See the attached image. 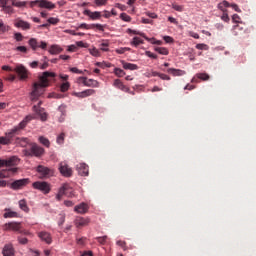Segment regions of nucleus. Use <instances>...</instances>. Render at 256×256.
Segmentation results:
<instances>
[{
	"instance_id": "f257e3e1",
	"label": "nucleus",
	"mask_w": 256,
	"mask_h": 256,
	"mask_svg": "<svg viewBox=\"0 0 256 256\" xmlns=\"http://www.w3.org/2000/svg\"><path fill=\"white\" fill-rule=\"evenodd\" d=\"M57 77L55 72H43L41 76H39V82H35L33 84V90L31 92V101H37L43 93H45V88Z\"/></svg>"
},
{
	"instance_id": "f03ea898",
	"label": "nucleus",
	"mask_w": 256,
	"mask_h": 256,
	"mask_svg": "<svg viewBox=\"0 0 256 256\" xmlns=\"http://www.w3.org/2000/svg\"><path fill=\"white\" fill-rule=\"evenodd\" d=\"M3 231H13L14 233H20L22 235H29V231L23 230L21 222H8L2 226Z\"/></svg>"
},
{
	"instance_id": "7ed1b4c3",
	"label": "nucleus",
	"mask_w": 256,
	"mask_h": 256,
	"mask_svg": "<svg viewBox=\"0 0 256 256\" xmlns=\"http://www.w3.org/2000/svg\"><path fill=\"white\" fill-rule=\"evenodd\" d=\"M45 154V149L36 143H32L30 149L24 150L26 157H42Z\"/></svg>"
},
{
	"instance_id": "20e7f679",
	"label": "nucleus",
	"mask_w": 256,
	"mask_h": 256,
	"mask_svg": "<svg viewBox=\"0 0 256 256\" xmlns=\"http://www.w3.org/2000/svg\"><path fill=\"white\" fill-rule=\"evenodd\" d=\"M31 9L33 7H40L41 9H55V4L49 0H35L28 2Z\"/></svg>"
},
{
	"instance_id": "39448f33",
	"label": "nucleus",
	"mask_w": 256,
	"mask_h": 256,
	"mask_svg": "<svg viewBox=\"0 0 256 256\" xmlns=\"http://www.w3.org/2000/svg\"><path fill=\"white\" fill-rule=\"evenodd\" d=\"M63 195H66V197H73L75 194H73V188L69 184H63L56 195L57 201H61L63 199Z\"/></svg>"
},
{
	"instance_id": "423d86ee",
	"label": "nucleus",
	"mask_w": 256,
	"mask_h": 256,
	"mask_svg": "<svg viewBox=\"0 0 256 256\" xmlns=\"http://www.w3.org/2000/svg\"><path fill=\"white\" fill-rule=\"evenodd\" d=\"M32 120H33V116L31 115L26 116L25 119L18 124V126H15L13 129H11L8 132V137H13V135H17L19 131H21V129H25V127H27V123H29V121H32Z\"/></svg>"
},
{
	"instance_id": "0eeeda50",
	"label": "nucleus",
	"mask_w": 256,
	"mask_h": 256,
	"mask_svg": "<svg viewBox=\"0 0 256 256\" xmlns=\"http://www.w3.org/2000/svg\"><path fill=\"white\" fill-rule=\"evenodd\" d=\"M33 189H37L38 191H41L44 195H48V193H51V184H49L46 181H36L32 184Z\"/></svg>"
},
{
	"instance_id": "6e6552de",
	"label": "nucleus",
	"mask_w": 256,
	"mask_h": 256,
	"mask_svg": "<svg viewBox=\"0 0 256 256\" xmlns=\"http://www.w3.org/2000/svg\"><path fill=\"white\" fill-rule=\"evenodd\" d=\"M31 183V180L29 178H23L19 180H15L12 183H10L9 187L13 191H21L24 187H27Z\"/></svg>"
},
{
	"instance_id": "1a4fd4ad",
	"label": "nucleus",
	"mask_w": 256,
	"mask_h": 256,
	"mask_svg": "<svg viewBox=\"0 0 256 256\" xmlns=\"http://www.w3.org/2000/svg\"><path fill=\"white\" fill-rule=\"evenodd\" d=\"M127 33H129V35H139L140 37H143L146 41H148L149 43H152V45H161V40H155V38H149L147 37V35H145V33L141 32V31H137V30H133L131 28H128L126 30Z\"/></svg>"
},
{
	"instance_id": "9d476101",
	"label": "nucleus",
	"mask_w": 256,
	"mask_h": 256,
	"mask_svg": "<svg viewBox=\"0 0 256 256\" xmlns=\"http://www.w3.org/2000/svg\"><path fill=\"white\" fill-rule=\"evenodd\" d=\"M37 173H39V175H41V179H49V177H53L54 175V171L51 168H48L46 166L43 165H39L36 168Z\"/></svg>"
},
{
	"instance_id": "9b49d317",
	"label": "nucleus",
	"mask_w": 256,
	"mask_h": 256,
	"mask_svg": "<svg viewBox=\"0 0 256 256\" xmlns=\"http://www.w3.org/2000/svg\"><path fill=\"white\" fill-rule=\"evenodd\" d=\"M58 169L63 177H71L73 175V169L69 167L67 162H60Z\"/></svg>"
},
{
	"instance_id": "f8f14e48",
	"label": "nucleus",
	"mask_w": 256,
	"mask_h": 256,
	"mask_svg": "<svg viewBox=\"0 0 256 256\" xmlns=\"http://www.w3.org/2000/svg\"><path fill=\"white\" fill-rule=\"evenodd\" d=\"M78 29H98V31H105V26L102 24H87L82 23L78 26Z\"/></svg>"
},
{
	"instance_id": "ddd939ff",
	"label": "nucleus",
	"mask_w": 256,
	"mask_h": 256,
	"mask_svg": "<svg viewBox=\"0 0 256 256\" xmlns=\"http://www.w3.org/2000/svg\"><path fill=\"white\" fill-rule=\"evenodd\" d=\"M72 95L74 97H78V99H85V97H91V95H95V90L86 89L82 92H73Z\"/></svg>"
},
{
	"instance_id": "4468645a",
	"label": "nucleus",
	"mask_w": 256,
	"mask_h": 256,
	"mask_svg": "<svg viewBox=\"0 0 256 256\" xmlns=\"http://www.w3.org/2000/svg\"><path fill=\"white\" fill-rule=\"evenodd\" d=\"M14 25L18 29H22L23 31H29V29H31V24L21 19L15 20Z\"/></svg>"
},
{
	"instance_id": "2eb2a0df",
	"label": "nucleus",
	"mask_w": 256,
	"mask_h": 256,
	"mask_svg": "<svg viewBox=\"0 0 256 256\" xmlns=\"http://www.w3.org/2000/svg\"><path fill=\"white\" fill-rule=\"evenodd\" d=\"M76 170L78 171V174L82 177H87L89 175V166L85 163H80L76 166Z\"/></svg>"
},
{
	"instance_id": "dca6fc26",
	"label": "nucleus",
	"mask_w": 256,
	"mask_h": 256,
	"mask_svg": "<svg viewBox=\"0 0 256 256\" xmlns=\"http://www.w3.org/2000/svg\"><path fill=\"white\" fill-rule=\"evenodd\" d=\"M74 211L75 213H79L80 215H85V213L89 211V205H87V203L85 202H82L74 207Z\"/></svg>"
},
{
	"instance_id": "f3484780",
	"label": "nucleus",
	"mask_w": 256,
	"mask_h": 256,
	"mask_svg": "<svg viewBox=\"0 0 256 256\" xmlns=\"http://www.w3.org/2000/svg\"><path fill=\"white\" fill-rule=\"evenodd\" d=\"M38 237L41 239V241H45L48 245H51L53 242V238H51V234L46 231H42L38 233Z\"/></svg>"
},
{
	"instance_id": "a211bd4d",
	"label": "nucleus",
	"mask_w": 256,
	"mask_h": 256,
	"mask_svg": "<svg viewBox=\"0 0 256 256\" xmlns=\"http://www.w3.org/2000/svg\"><path fill=\"white\" fill-rule=\"evenodd\" d=\"M40 107H41V102L38 103V106L37 105L33 106V111L38 115H40L42 121H47V113L43 112V108H40Z\"/></svg>"
},
{
	"instance_id": "6ab92c4d",
	"label": "nucleus",
	"mask_w": 256,
	"mask_h": 256,
	"mask_svg": "<svg viewBox=\"0 0 256 256\" xmlns=\"http://www.w3.org/2000/svg\"><path fill=\"white\" fill-rule=\"evenodd\" d=\"M74 224L78 229H81V227H87L89 225V219L88 218H83V217H78L75 219Z\"/></svg>"
},
{
	"instance_id": "aec40b11",
	"label": "nucleus",
	"mask_w": 256,
	"mask_h": 256,
	"mask_svg": "<svg viewBox=\"0 0 256 256\" xmlns=\"http://www.w3.org/2000/svg\"><path fill=\"white\" fill-rule=\"evenodd\" d=\"M14 71L19 75L20 79H27V68L23 65H18Z\"/></svg>"
},
{
	"instance_id": "412c9836",
	"label": "nucleus",
	"mask_w": 256,
	"mask_h": 256,
	"mask_svg": "<svg viewBox=\"0 0 256 256\" xmlns=\"http://www.w3.org/2000/svg\"><path fill=\"white\" fill-rule=\"evenodd\" d=\"M83 14L87 15V17H90L92 21H97V19H101V12L99 11L91 12V10L86 9L84 10Z\"/></svg>"
},
{
	"instance_id": "4be33fe9",
	"label": "nucleus",
	"mask_w": 256,
	"mask_h": 256,
	"mask_svg": "<svg viewBox=\"0 0 256 256\" xmlns=\"http://www.w3.org/2000/svg\"><path fill=\"white\" fill-rule=\"evenodd\" d=\"M19 163V158L17 156H12L8 159H4V166L5 167H15Z\"/></svg>"
},
{
	"instance_id": "5701e85b",
	"label": "nucleus",
	"mask_w": 256,
	"mask_h": 256,
	"mask_svg": "<svg viewBox=\"0 0 256 256\" xmlns=\"http://www.w3.org/2000/svg\"><path fill=\"white\" fill-rule=\"evenodd\" d=\"M166 72L170 73V75H173V77H183V75L187 74L185 70L175 69V68H169L166 70Z\"/></svg>"
},
{
	"instance_id": "b1692460",
	"label": "nucleus",
	"mask_w": 256,
	"mask_h": 256,
	"mask_svg": "<svg viewBox=\"0 0 256 256\" xmlns=\"http://www.w3.org/2000/svg\"><path fill=\"white\" fill-rule=\"evenodd\" d=\"M3 256H13L15 255V250L13 249V245L6 244L2 250Z\"/></svg>"
},
{
	"instance_id": "393cba45",
	"label": "nucleus",
	"mask_w": 256,
	"mask_h": 256,
	"mask_svg": "<svg viewBox=\"0 0 256 256\" xmlns=\"http://www.w3.org/2000/svg\"><path fill=\"white\" fill-rule=\"evenodd\" d=\"M113 85L116 87V89H120V91H124V93H129V87L125 86L120 79L114 80Z\"/></svg>"
},
{
	"instance_id": "a878e982",
	"label": "nucleus",
	"mask_w": 256,
	"mask_h": 256,
	"mask_svg": "<svg viewBox=\"0 0 256 256\" xmlns=\"http://www.w3.org/2000/svg\"><path fill=\"white\" fill-rule=\"evenodd\" d=\"M121 63L123 69H126L128 71H137V69H139V66H137V64L127 63L125 62V60H122Z\"/></svg>"
},
{
	"instance_id": "bb28decb",
	"label": "nucleus",
	"mask_w": 256,
	"mask_h": 256,
	"mask_svg": "<svg viewBox=\"0 0 256 256\" xmlns=\"http://www.w3.org/2000/svg\"><path fill=\"white\" fill-rule=\"evenodd\" d=\"M11 173H17V168H10L8 170L0 171V179H5L11 175Z\"/></svg>"
},
{
	"instance_id": "cd10ccee",
	"label": "nucleus",
	"mask_w": 256,
	"mask_h": 256,
	"mask_svg": "<svg viewBox=\"0 0 256 256\" xmlns=\"http://www.w3.org/2000/svg\"><path fill=\"white\" fill-rule=\"evenodd\" d=\"M5 211L3 215L4 219H15L19 217V214L15 211H11V209H5Z\"/></svg>"
},
{
	"instance_id": "c85d7f7f",
	"label": "nucleus",
	"mask_w": 256,
	"mask_h": 256,
	"mask_svg": "<svg viewBox=\"0 0 256 256\" xmlns=\"http://www.w3.org/2000/svg\"><path fill=\"white\" fill-rule=\"evenodd\" d=\"M58 111L61 112V116L59 118V122L63 123L65 121V116L67 115V106L62 104L58 107Z\"/></svg>"
},
{
	"instance_id": "c756f323",
	"label": "nucleus",
	"mask_w": 256,
	"mask_h": 256,
	"mask_svg": "<svg viewBox=\"0 0 256 256\" xmlns=\"http://www.w3.org/2000/svg\"><path fill=\"white\" fill-rule=\"evenodd\" d=\"M63 52V48L60 47L59 45H52L49 49V54L50 55H59V53Z\"/></svg>"
},
{
	"instance_id": "7c9ffc66",
	"label": "nucleus",
	"mask_w": 256,
	"mask_h": 256,
	"mask_svg": "<svg viewBox=\"0 0 256 256\" xmlns=\"http://www.w3.org/2000/svg\"><path fill=\"white\" fill-rule=\"evenodd\" d=\"M13 7H18V9H22V7H27L29 5V1H19V0H11Z\"/></svg>"
},
{
	"instance_id": "2f4dec72",
	"label": "nucleus",
	"mask_w": 256,
	"mask_h": 256,
	"mask_svg": "<svg viewBox=\"0 0 256 256\" xmlns=\"http://www.w3.org/2000/svg\"><path fill=\"white\" fill-rule=\"evenodd\" d=\"M227 7H231V4L227 0H224L218 4V9L222 11V13L228 12Z\"/></svg>"
},
{
	"instance_id": "473e14b6",
	"label": "nucleus",
	"mask_w": 256,
	"mask_h": 256,
	"mask_svg": "<svg viewBox=\"0 0 256 256\" xmlns=\"http://www.w3.org/2000/svg\"><path fill=\"white\" fill-rule=\"evenodd\" d=\"M28 45L31 47L33 51H37V49H39V41H37L35 38H31L28 41Z\"/></svg>"
},
{
	"instance_id": "72a5a7b5",
	"label": "nucleus",
	"mask_w": 256,
	"mask_h": 256,
	"mask_svg": "<svg viewBox=\"0 0 256 256\" xmlns=\"http://www.w3.org/2000/svg\"><path fill=\"white\" fill-rule=\"evenodd\" d=\"M19 207L25 213H29V206L27 205V200L26 199H22V200L19 201Z\"/></svg>"
},
{
	"instance_id": "f704fd0d",
	"label": "nucleus",
	"mask_w": 256,
	"mask_h": 256,
	"mask_svg": "<svg viewBox=\"0 0 256 256\" xmlns=\"http://www.w3.org/2000/svg\"><path fill=\"white\" fill-rule=\"evenodd\" d=\"M85 87H99V81L93 80V79H86V85Z\"/></svg>"
},
{
	"instance_id": "c9c22d12",
	"label": "nucleus",
	"mask_w": 256,
	"mask_h": 256,
	"mask_svg": "<svg viewBox=\"0 0 256 256\" xmlns=\"http://www.w3.org/2000/svg\"><path fill=\"white\" fill-rule=\"evenodd\" d=\"M143 43V39L139 37H134L133 40L131 41V45H133L134 47H139V45H143Z\"/></svg>"
},
{
	"instance_id": "e433bc0d",
	"label": "nucleus",
	"mask_w": 256,
	"mask_h": 256,
	"mask_svg": "<svg viewBox=\"0 0 256 256\" xmlns=\"http://www.w3.org/2000/svg\"><path fill=\"white\" fill-rule=\"evenodd\" d=\"M197 79H201V81H209L210 76L207 73H197L196 74Z\"/></svg>"
},
{
	"instance_id": "4c0bfd02",
	"label": "nucleus",
	"mask_w": 256,
	"mask_h": 256,
	"mask_svg": "<svg viewBox=\"0 0 256 256\" xmlns=\"http://www.w3.org/2000/svg\"><path fill=\"white\" fill-rule=\"evenodd\" d=\"M155 51L160 55H169V50L165 47H156Z\"/></svg>"
},
{
	"instance_id": "58836bf2",
	"label": "nucleus",
	"mask_w": 256,
	"mask_h": 256,
	"mask_svg": "<svg viewBox=\"0 0 256 256\" xmlns=\"http://www.w3.org/2000/svg\"><path fill=\"white\" fill-rule=\"evenodd\" d=\"M38 140H39V142H40L42 145H44V147H50V145H51V142H49V139H47V138L44 137V136H40Z\"/></svg>"
},
{
	"instance_id": "ea45409f",
	"label": "nucleus",
	"mask_w": 256,
	"mask_h": 256,
	"mask_svg": "<svg viewBox=\"0 0 256 256\" xmlns=\"http://www.w3.org/2000/svg\"><path fill=\"white\" fill-rule=\"evenodd\" d=\"M114 75H116V77H125L126 73L125 70L121 68H114Z\"/></svg>"
},
{
	"instance_id": "a19ab883",
	"label": "nucleus",
	"mask_w": 256,
	"mask_h": 256,
	"mask_svg": "<svg viewBox=\"0 0 256 256\" xmlns=\"http://www.w3.org/2000/svg\"><path fill=\"white\" fill-rule=\"evenodd\" d=\"M71 87V84H69V82H64L61 84L60 86V91L62 93H66V91H69V88Z\"/></svg>"
},
{
	"instance_id": "79ce46f5",
	"label": "nucleus",
	"mask_w": 256,
	"mask_h": 256,
	"mask_svg": "<svg viewBox=\"0 0 256 256\" xmlns=\"http://www.w3.org/2000/svg\"><path fill=\"white\" fill-rule=\"evenodd\" d=\"M120 19H122V21H125L126 23H130L131 16L127 15V13H121Z\"/></svg>"
},
{
	"instance_id": "37998d69",
	"label": "nucleus",
	"mask_w": 256,
	"mask_h": 256,
	"mask_svg": "<svg viewBox=\"0 0 256 256\" xmlns=\"http://www.w3.org/2000/svg\"><path fill=\"white\" fill-rule=\"evenodd\" d=\"M57 143L58 145H63V143H65V133H61L58 137H57Z\"/></svg>"
},
{
	"instance_id": "c03bdc74",
	"label": "nucleus",
	"mask_w": 256,
	"mask_h": 256,
	"mask_svg": "<svg viewBox=\"0 0 256 256\" xmlns=\"http://www.w3.org/2000/svg\"><path fill=\"white\" fill-rule=\"evenodd\" d=\"M196 49L200 51H209V46L207 44H197Z\"/></svg>"
},
{
	"instance_id": "a18cd8bd",
	"label": "nucleus",
	"mask_w": 256,
	"mask_h": 256,
	"mask_svg": "<svg viewBox=\"0 0 256 256\" xmlns=\"http://www.w3.org/2000/svg\"><path fill=\"white\" fill-rule=\"evenodd\" d=\"M59 18H55V17H50L47 20V23H49L50 25H57V23H59Z\"/></svg>"
},
{
	"instance_id": "49530a36",
	"label": "nucleus",
	"mask_w": 256,
	"mask_h": 256,
	"mask_svg": "<svg viewBox=\"0 0 256 256\" xmlns=\"http://www.w3.org/2000/svg\"><path fill=\"white\" fill-rule=\"evenodd\" d=\"M126 51H131V48L123 47L116 49V53H118V55H123Z\"/></svg>"
},
{
	"instance_id": "de8ad7c7",
	"label": "nucleus",
	"mask_w": 256,
	"mask_h": 256,
	"mask_svg": "<svg viewBox=\"0 0 256 256\" xmlns=\"http://www.w3.org/2000/svg\"><path fill=\"white\" fill-rule=\"evenodd\" d=\"M11 3V0H0V7H2V9H10L8 5V3Z\"/></svg>"
},
{
	"instance_id": "09e8293b",
	"label": "nucleus",
	"mask_w": 256,
	"mask_h": 256,
	"mask_svg": "<svg viewBox=\"0 0 256 256\" xmlns=\"http://www.w3.org/2000/svg\"><path fill=\"white\" fill-rule=\"evenodd\" d=\"M77 83H78V85H84V87H85V85H86V83H87V77H83V76H81V77H78V79H77Z\"/></svg>"
},
{
	"instance_id": "8fccbe9b",
	"label": "nucleus",
	"mask_w": 256,
	"mask_h": 256,
	"mask_svg": "<svg viewBox=\"0 0 256 256\" xmlns=\"http://www.w3.org/2000/svg\"><path fill=\"white\" fill-rule=\"evenodd\" d=\"M96 240L100 245H105V243H107V236L97 237Z\"/></svg>"
},
{
	"instance_id": "3c124183",
	"label": "nucleus",
	"mask_w": 256,
	"mask_h": 256,
	"mask_svg": "<svg viewBox=\"0 0 256 256\" xmlns=\"http://www.w3.org/2000/svg\"><path fill=\"white\" fill-rule=\"evenodd\" d=\"M222 21H224L225 23H229L230 18H229V13L228 12H223L222 16H221Z\"/></svg>"
},
{
	"instance_id": "603ef678",
	"label": "nucleus",
	"mask_w": 256,
	"mask_h": 256,
	"mask_svg": "<svg viewBox=\"0 0 256 256\" xmlns=\"http://www.w3.org/2000/svg\"><path fill=\"white\" fill-rule=\"evenodd\" d=\"M65 223V214H60L58 219V225L59 227H62V225Z\"/></svg>"
},
{
	"instance_id": "864d4df0",
	"label": "nucleus",
	"mask_w": 256,
	"mask_h": 256,
	"mask_svg": "<svg viewBox=\"0 0 256 256\" xmlns=\"http://www.w3.org/2000/svg\"><path fill=\"white\" fill-rule=\"evenodd\" d=\"M14 39H15L16 41H23V39H25V37L23 36V34H21V33H19V32H16V33L14 34Z\"/></svg>"
},
{
	"instance_id": "5fc2aeb1",
	"label": "nucleus",
	"mask_w": 256,
	"mask_h": 256,
	"mask_svg": "<svg viewBox=\"0 0 256 256\" xmlns=\"http://www.w3.org/2000/svg\"><path fill=\"white\" fill-rule=\"evenodd\" d=\"M28 241L29 240L26 237H18V243H20V245H27Z\"/></svg>"
},
{
	"instance_id": "6e6d98bb",
	"label": "nucleus",
	"mask_w": 256,
	"mask_h": 256,
	"mask_svg": "<svg viewBox=\"0 0 256 256\" xmlns=\"http://www.w3.org/2000/svg\"><path fill=\"white\" fill-rule=\"evenodd\" d=\"M94 3L97 7H101L103 5H107V0H95Z\"/></svg>"
},
{
	"instance_id": "4d7b16f0",
	"label": "nucleus",
	"mask_w": 256,
	"mask_h": 256,
	"mask_svg": "<svg viewBox=\"0 0 256 256\" xmlns=\"http://www.w3.org/2000/svg\"><path fill=\"white\" fill-rule=\"evenodd\" d=\"M0 30H2L3 33H5V31H9V26H6V25L3 23V20H0Z\"/></svg>"
},
{
	"instance_id": "13d9d810",
	"label": "nucleus",
	"mask_w": 256,
	"mask_h": 256,
	"mask_svg": "<svg viewBox=\"0 0 256 256\" xmlns=\"http://www.w3.org/2000/svg\"><path fill=\"white\" fill-rule=\"evenodd\" d=\"M115 7H116V9H120V11H127V6H125L121 3H116Z\"/></svg>"
},
{
	"instance_id": "bf43d9fd",
	"label": "nucleus",
	"mask_w": 256,
	"mask_h": 256,
	"mask_svg": "<svg viewBox=\"0 0 256 256\" xmlns=\"http://www.w3.org/2000/svg\"><path fill=\"white\" fill-rule=\"evenodd\" d=\"M90 54H92L93 57H99L100 55L99 50L97 48L90 49Z\"/></svg>"
},
{
	"instance_id": "052dcab7",
	"label": "nucleus",
	"mask_w": 256,
	"mask_h": 256,
	"mask_svg": "<svg viewBox=\"0 0 256 256\" xmlns=\"http://www.w3.org/2000/svg\"><path fill=\"white\" fill-rule=\"evenodd\" d=\"M145 55L147 57H150V59H157V54H153V52H151V51H146Z\"/></svg>"
},
{
	"instance_id": "680f3d73",
	"label": "nucleus",
	"mask_w": 256,
	"mask_h": 256,
	"mask_svg": "<svg viewBox=\"0 0 256 256\" xmlns=\"http://www.w3.org/2000/svg\"><path fill=\"white\" fill-rule=\"evenodd\" d=\"M172 9H174V11H183V6L181 5H177V4H172Z\"/></svg>"
},
{
	"instance_id": "e2e57ef3",
	"label": "nucleus",
	"mask_w": 256,
	"mask_h": 256,
	"mask_svg": "<svg viewBox=\"0 0 256 256\" xmlns=\"http://www.w3.org/2000/svg\"><path fill=\"white\" fill-rule=\"evenodd\" d=\"M71 73H76L77 75H82V71L79 70L77 67L70 68Z\"/></svg>"
},
{
	"instance_id": "0e129e2a",
	"label": "nucleus",
	"mask_w": 256,
	"mask_h": 256,
	"mask_svg": "<svg viewBox=\"0 0 256 256\" xmlns=\"http://www.w3.org/2000/svg\"><path fill=\"white\" fill-rule=\"evenodd\" d=\"M16 51H20V53H27V47L18 46V47H16Z\"/></svg>"
},
{
	"instance_id": "69168bd1",
	"label": "nucleus",
	"mask_w": 256,
	"mask_h": 256,
	"mask_svg": "<svg viewBox=\"0 0 256 256\" xmlns=\"http://www.w3.org/2000/svg\"><path fill=\"white\" fill-rule=\"evenodd\" d=\"M38 49H47V42L45 41H40Z\"/></svg>"
},
{
	"instance_id": "338daca9",
	"label": "nucleus",
	"mask_w": 256,
	"mask_h": 256,
	"mask_svg": "<svg viewBox=\"0 0 256 256\" xmlns=\"http://www.w3.org/2000/svg\"><path fill=\"white\" fill-rule=\"evenodd\" d=\"M100 49H101V51H109V44L108 43H102Z\"/></svg>"
},
{
	"instance_id": "774afa93",
	"label": "nucleus",
	"mask_w": 256,
	"mask_h": 256,
	"mask_svg": "<svg viewBox=\"0 0 256 256\" xmlns=\"http://www.w3.org/2000/svg\"><path fill=\"white\" fill-rule=\"evenodd\" d=\"M29 145V138H22V147H27Z\"/></svg>"
}]
</instances>
